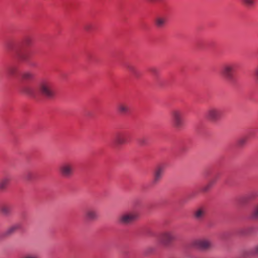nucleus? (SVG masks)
Here are the masks:
<instances>
[{
    "mask_svg": "<svg viewBox=\"0 0 258 258\" xmlns=\"http://www.w3.org/2000/svg\"><path fill=\"white\" fill-rule=\"evenodd\" d=\"M211 245H212L211 242L207 240L201 241L200 243V246L203 248H208Z\"/></svg>",
    "mask_w": 258,
    "mask_h": 258,
    "instance_id": "dca6fc26",
    "label": "nucleus"
},
{
    "mask_svg": "<svg viewBox=\"0 0 258 258\" xmlns=\"http://www.w3.org/2000/svg\"><path fill=\"white\" fill-rule=\"evenodd\" d=\"M252 216L253 218H258V206L256 208H255L253 210L252 214Z\"/></svg>",
    "mask_w": 258,
    "mask_h": 258,
    "instance_id": "a211bd4d",
    "label": "nucleus"
},
{
    "mask_svg": "<svg viewBox=\"0 0 258 258\" xmlns=\"http://www.w3.org/2000/svg\"><path fill=\"white\" fill-rule=\"evenodd\" d=\"M85 218L89 220L95 219L98 217L97 212L93 210H89L85 213Z\"/></svg>",
    "mask_w": 258,
    "mask_h": 258,
    "instance_id": "1a4fd4ad",
    "label": "nucleus"
},
{
    "mask_svg": "<svg viewBox=\"0 0 258 258\" xmlns=\"http://www.w3.org/2000/svg\"><path fill=\"white\" fill-rule=\"evenodd\" d=\"M23 258H39L37 255L29 254L25 256Z\"/></svg>",
    "mask_w": 258,
    "mask_h": 258,
    "instance_id": "6ab92c4d",
    "label": "nucleus"
},
{
    "mask_svg": "<svg viewBox=\"0 0 258 258\" xmlns=\"http://www.w3.org/2000/svg\"><path fill=\"white\" fill-rule=\"evenodd\" d=\"M241 3L245 7L251 8L254 6L255 0H241Z\"/></svg>",
    "mask_w": 258,
    "mask_h": 258,
    "instance_id": "ddd939ff",
    "label": "nucleus"
},
{
    "mask_svg": "<svg viewBox=\"0 0 258 258\" xmlns=\"http://www.w3.org/2000/svg\"><path fill=\"white\" fill-rule=\"evenodd\" d=\"M173 126L176 128L180 127L183 124L182 113L178 110H174L171 112Z\"/></svg>",
    "mask_w": 258,
    "mask_h": 258,
    "instance_id": "20e7f679",
    "label": "nucleus"
},
{
    "mask_svg": "<svg viewBox=\"0 0 258 258\" xmlns=\"http://www.w3.org/2000/svg\"><path fill=\"white\" fill-rule=\"evenodd\" d=\"M221 116L220 111L216 108H210L206 113L207 118L212 121H215L218 119Z\"/></svg>",
    "mask_w": 258,
    "mask_h": 258,
    "instance_id": "423d86ee",
    "label": "nucleus"
},
{
    "mask_svg": "<svg viewBox=\"0 0 258 258\" xmlns=\"http://www.w3.org/2000/svg\"><path fill=\"white\" fill-rule=\"evenodd\" d=\"M206 211L204 208H199L196 210L194 213V216L197 219L202 218L205 215Z\"/></svg>",
    "mask_w": 258,
    "mask_h": 258,
    "instance_id": "9b49d317",
    "label": "nucleus"
},
{
    "mask_svg": "<svg viewBox=\"0 0 258 258\" xmlns=\"http://www.w3.org/2000/svg\"><path fill=\"white\" fill-rule=\"evenodd\" d=\"M255 75L256 76L257 79H258V67L256 69L255 71Z\"/></svg>",
    "mask_w": 258,
    "mask_h": 258,
    "instance_id": "aec40b11",
    "label": "nucleus"
},
{
    "mask_svg": "<svg viewBox=\"0 0 258 258\" xmlns=\"http://www.w3.org/2000/svg\"><path fill=\"white\" fill-rule=\"evenodd\" d=\"M234 66L232 64H227L224 65L221 70V74L226 79L231 78L232 73L234 71Z\"/></svg>",
    "mask_w": 258,
    "mask_h": 258,
    "instance_id": "39448f33",
    "label": "nucleus"
},
{
    "mask_svg": "<svg viewBox=\"0 0 258 258\" xmlns=\"http://www.w3.org/2000/svg\"><path fill=\"white\" fill-rule=\"evenodd\" d=\"M58 172L62 177L70 178L74 174V166L70 162L63 163L59 166Z\"/></svg>",
    "mask_w": 258,
    "mask_h": 258,
    "instance_id": "f03ea898",
    "label": "nucleus"
},
{
    "mask_svg": "<svg viewBox=\"0 0 258 258\" xmlns=\"http://www.w3.org/2000/svg\"><path fill=\"white\" fill-rule=\"evenodd\" d=\"M117 111L121 114H125L129 111V107L126 104L120 103L117 106Z\"/></svg>",
    "mask_w": 258,
    "mask_h": 258,
    "instance_id": "9d476101",
    "label": "nucleus"
},
{
    "mask_svg": "<svg viewBox=\"0 0 258 258\" xmlns=\"http://www.w3.org/2000/svg\"><path fill=\"white\" fill-rule=\"evenodd\" d=\"M166 22V18L163 16H159L155 19V24L158 28L164 27Z\"/></svg>",
    "mask_w": 258,
    "mask_h": 258,
    "instance_id": "6e6552de",
    "label": "nucleus"
},
{
    "mask_svg": "<svg viewBox=\"0 0 258 258\" xmlns=\"http://www.w3.org/2000/svg\"><path fill=\"white\" fill-rule=\"evenodd\" d=\"M33 77V74L27 72L23 74L22 78L24 79H30Z\"/></svg>",
    "mask_w": 258,
    "mask_h": 258,
    "instance_id": "f3484780",
    "label": "nucleus"
},
{
    "mask_svg": "<svg viewBox=\"0 0 258 258\" xmlns=\"http://www.w3.org/2000/svg\"><path fill=\"white\" fill-rule=\"evenodd\" d=\"M174 238V236L172 233L169 232H167L164 233L162 235V240L164 241H167L168 240H171Z\"/></svg>",
    "mask_w": 258,
    "mask_h": 258,
    "instance_id": "2eb2a0df",
    "label": "nucleus"
},
{
    "mask_svg": "<svg viewBox=\"0 0 258 258\" xmlns=\"http://www.w3.org/2000/svg\"><path fill=\"white\" fill-rule=\"evenodd\" d=\"M115 141L118 144H123L126 142L125 139V136L121 135H118L116 137Z\"/></svg>",
    "mask_w": 258,
    "mask_h": 258,
    "instance_id": "4468645a",
    "label": "nucleus"
},
{
    "mask_svg": "<svg viewBox=\"0 0 258 258\" xmlns=\"http://www.w3.org/2000/svg\"><path fill=\"white\" fill-rule=\"evenodd\" d=\"M139 218V214L135 212L124 213L121 214L118 218V222L121 224H130Z\"/></svg>",
    "mask_w": 258,
    "mask_h": 258,
    "instance_id": "7ed1b4c3",
    "label": "nucleus"
},
{
    "mask_svg": "<svg viewBox=\"0 0 258 258\" xmlns=\"http://www.w3.org/2000/svg\"><path fill=\"white\" fill-rule=\"evenodd\" d=\"M164 170L163 165L158 166L154 171V178L153 182L154 183L158 182L162 178Z\"/></svg>",
    "mask_w": 258,
    "mask_h": 258,
    "instance_id": "0eeeda50",
    "label": "nucleus"
},
{
    "mask_svg": "<svg viewBox=\"0 0 258 258\" xmlns=\"http://www.w3.org/2000/svg\"><path fill=\"white\" fill-rule=\"evenodd\" d=\"M11 181L10 177H5L0 180V189L6 188L9 184Z\"/></svg>",
    "mask_w": 258,
    "mask_h": 258,
    "instance_id": "f8f14e48",
    "label": "nucleus"
},
{
    "mask_svg": "<svg viewBox=\"0 0 258 258\" xmlns=\"http://www.w3.org/2000/svg\"><path fill=\"white\" fill-rule=\"evenodd\" d=\"M39 91L43 96L47 98H52L55 94L53 84L48 81H43L40 83Z\"/></svg>",
    "mask_w": 258,
    "mask_h": 258,
    "instance_id": "f257e3e1",
    "label": "nucleus"
}]
</instances>
